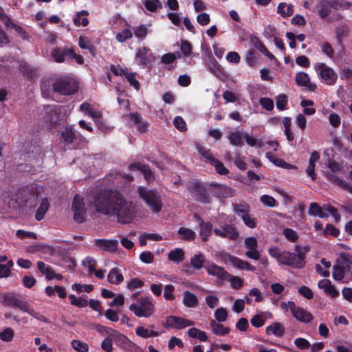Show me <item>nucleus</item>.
Listing matches in <instances>:
<instances>
[{
	"label": "nucleus",
	"instance_id": "58",
	"mask_svg": "<svg viewBox=\"0 0 352 352\" xmlns=\"http://www.w3.org/2000/svg\"><path fill=\"white\" fill-rule=\"evenodd\" d=\"M345 272L344 269L339 265L333 266L332 276L335 280L340 281L344 277Z\"/></svg>",
	"mask_w": 352,
	"mask_h": 352
},
{
	"label": "nucleus",
	"instance_id": "17",
	"mask_svg": "<svg viewBox=\"0 0 352 352\" xmlns=\"http://www.w3.org/2000/svg\"><path fill=\"white\" fill-rule=\"evenodd\" d=\"M95 245L100 249L109 252H120L121 251V249L118 248L117 240L96 239Z\"/></svg>",
	"mask_w": 352,
	"mask_h": 352
},
{
	"label": "nucleus",
	"instance_id": "19",
	"mask_svg": "<svg viewBox=\"0 0 352 352\" xmlns=\"http://www.w3.org/2000/svg\"><path fill=\"white\" fill-rule=\"evenodd\" d=\"M295 78L298 86L305 87L311 91H314L317 89V85L311 82L309 75L305 72H300L297 73Z\"/></svg>",
	"mask_w": 352,
	"mask_h": 352
},
{
	"label": "nucleus",
	"instance_id": "2",
	"mask_svg": "<svg viewBox=\"0 0 352 352\" xmlns=\"http://www.w3.org/2000/svg\"><path fill=\"white\" fill-rule=\"evenodd\" d=\"M4 303L10 307H15L20 310L28 314L35 319L42 321L45 323H48L49 320L43 315L39 312L36 311L33 307L28 305L26 302L20 300L13 295H6L3 296Z\"/></svg>",
	"mask_w": 352,
	"mask_h": 352
},
{
	"label": "nucleus",
	"instance_id": "28",
	"mask_svg": "<svg viewBox=\"0 0 352 352\" xmlns=\"http://www.w3.org/2000/svg\"><path fill=\"white\" fill-rule=\"evenodd\" d=\"M319 47L322 54L331 60H334L335 50L329 42L327 41H321L319 43Z\"/></svg>",
	"mask_w": 352,
	"mask_h": 352
},
{
	"label": "nucleus",
	"instance_id": "6",
	"mask_svg": "<svg viewBox=\"0 0 352 352\" xmlns=\"http://www.w3.org/2000/svg\"><path fill=\"white\" fill-rule=\"evenodd\" d=\"M155 306L149 297L140 298L130 305L129 309L138 318H148L154 312Z\"/></svg>",
	"mask_w": 352,
	"mask_h": 352
},
{
	"label": "nucleus",
	"instance_id": "57",
	"mask_svg": "<svg viewBox=\"0 0 352 352\" xmlns=\"http://www.w3.org/2000/svg\"><path fill=\"white\" fill-rule=\"evenodd\" d=\"M82 264L88 269L89 273L92 274L96 270L97 262L94 258L87 256L82 260Z\"/></svg>",
	"mask_w": 352,
	"mask_h": 352
},
{
	"label": "nucleus",
	"instance_id": "63",
	"mask_svg": "<svg viewBox=\"0 0 352 352\" xmlns=\"http://www.w3.org/2000/svg\"><path fill=\"white\" fill-rule=\"evenodd\" d=\"M133 36V34L131 30L124 29L122 32L116 34V39L120 43H123L127 39L131 38Z\"/></svg>",
	"mask_w": 352,
	"mask_h": 352
},
{
	"label": "nucleus",
	"instance_id": "60",
	"mask_svg": "<svg viewBox=\"0 0 352 352\" xmlns=\"http://www.w3.org/2000/svg\"><path fill=\"white\" fill-rule=\"evenodd\" d=\"M74 349L78 352H88L89 346L85 342L80 340H74L71 343Z\"/></svg>",
	"mask_w": 352,
	"mask_h": 352
},
{
	"label": "nucleus",
	"instance_id": "3",
	"mask_svg": "<svg viewBox=\"0 0 352 352\" xmlns=\"http://www.w3.org/2000/svg\"><path fill=\"white\" fill-rule=\"evenodd\" d=\"M138 193L152 212H159L162 210V202L161 197L157 192L140 186L138 188Z\"/></svg>",
	"mask_w": 352,
	"mask_h": 352
},
{
	"label": "nucleus",
	"instance_id": "38",
	"mask_svg": "<svg viewBox=\"0 0 352 352\" xmlns=\"http://www.w3.org/2000/svg\"><path fill=\"white\" fill-rule=\"evenodd\" d=\"M135 333L138 336L143 338L157 337L159 335L157 331L146 329L143 326L138 327L135 329Z\"/></svg>",
	"mask_w": 352,
	"mask_h": 352
},
{
	"label": "nucleus",
	"instance_id": "50",
	"mask_svg": "<svg viewBox=\"0 0 352 352\" xmlns=\"http://www.w3.org/2000/svg\"><path fill=\"white\" fill-rule=\"evenodd\" d=\"M205 257L202 254H196L190 259V264L195 270H199L203 267Z\"/></svg>",
	"mask_w": 352,
	"mask_h": 352
},
{
	"label": "nucleus",
	"instance_id": "20",
	"mask_svg": "<svg viewBox=\"0 0 352 352\" xmlns=\"http://www.w3.org/2000/svg\"><path fill=\"white\" fill-rule=\"evenodd\" d=\"M209 275L217 277L220 280H225L228 276V272L223 267L214 263H210L205 267Z\"/></svg>",
	"mask_w": 352,
	"mask_h": 352
},
{
	"label": "nucleus",
	"instance_id": "49",
	"mask_svg": "<svg viewBox=\"0 0 352 352\" xmlns=\"http://www.w3.org/2000/svg\"><path fill=\"white\" fill-rule=\"evenodd\" d=\"M295 250L296 252V255L297 256V263H301L302 267L305 265V257L306 254L309 252V247H300L296 245L295 247Z\"/></svg>",
	"mask_w": 352,
	"mask_h": 352
},
{
	"label": "nucleus",
	"instance_id": "18",
	"mask_svg": "<svg viewBox=\"0 0 352 352\" xmlns=\"http://www.w3.org/2000/svg\"><path fill=\"white\" fill-rule=\"evenodd\" d=\"M214 234L222 238H229L230 239L234 240L238 236L239 233L236 228L231 225H227L222 228H215L214 230Z\"/></svg>",
	"mask_w": 352,
	"mask_h": 352
},
{
	"label": "nucleus",
	"instance_id": "42",
	"mask_svg": "<svg viewBox=\"0 0 352 352\" xmlns=\"http://www.w3.org/2000/svg\"><path fill=\"white\" fill-rule=\"evenodd\" d=\"M37 267L39 272L45 276L46 279L52 280V276L54 270L51 266L45 264L43 261H38Z\"/></svg>",
	"mask_w": 352,
	"mask_h": 352
},
{
	"label": "nucleus",
	"instance_id": "22",
	"mask_svg": "<svg viewBox=\"0 0 352 352\" xmlns=\"http://www.w3.org/2000/svg\"><path fill=\"white\" fill-rule=\"evenodd\" d=\"M116 336L117 338V344L121 348L129 351H132L133 348H135L136 351L142 352V349L140 347L131 342L125 336L118 333H116Z\"/></svg>",
	"mask_w": 352,
	"mask_h": 352
},
{
	"label": "nucleus",
	"instance_id": "21",
	"mask_svg": "<svg viewBox=\"0 0 352 352\" xmlns=\"http://www.w3.org/2000/svg\"><path fill=\"white\" fill-rule=\"evenodd\" d=\"M351 32L350 27L345 23H340L335 28L336 39L338 45L342 46L344 38L349 36Z\"/></svg>",
	"mask_w": 352,
	"mask_h": 352
},
{
	"label": "nucleus",
	"instance_id": "32",
	"mask_svg": "<svg viewBox=\"0 0 352 352\" xmlns=\"http://www.w3.org/2000/svg\"><path fill=\"white\" fill-rule=\"evenodd\" d=\"M69 49L65 48L63 50L60 48H54L51 52V56L53 60L56 63H63L65 61V56H68Z\"/></svg>",
	"mask_w": 352,
	"mask_h": 352
},
{
	"label": "nucleus",
	"instance_id": "26",
	"mask_svg": "<svg viewBox=\"0 0 352 352\" xmlns=\"http://www.w3.org/2000/svg\"><path fill=\"white\" fill-rule=\"evenodd\" d=\"M80 109L85 115L89 116L94 121L102 118L101 112L87 102L82 103L80 107Z\"/></svg>",
	"mask_w": 352,
	"mask_h": 352
},
{
	"label": "nucleus",
	"instance_id": "56",
	"mask_svg": "<svg viewBox=\"0 0 352 352\" xmlns=\"http://www.w3.org/2000/svg\"><path fill=\"white\" fill-rule=\"evenodd\" d=\"M225 280L229 281L231 285L234 289H239L243 286V280L239 277L232 276L228 273V276L225 278Z\"/></svg>",
	"mask_w": 352,
	"mask_h": 352
},
{
	"label": "nucleus",
	"instance_id": "47",
	"mask_svg": "<svg viewBox=\"0 0 352 352\" xmlns=\"http://www.w3.org/2000/svg\"><path fill=\"white\" fill-rule=\"evenodd\" d=\"M188 335L191 338H197L202 342H205L208 339V336L204 331L195 327L189 329L188 331Z\"/></svg>",
	"mask_w": 352,
	"mask_h": 352
},
{
	"label": "nucleus",
	"instance_id": "14",
	"mask_svg": "<svg viewBox=\"0 0 352 352\" xmlns=\"http://www.w3.org/2000/svg\"><path fill=\"white\" fill-rule=\"evenodd\" d=\"M189 188L197 201L205 204L210 202V198L206 192V190L202 184L193 182L190 185Z\"/></svg>",
	"mask_w": 352,
	"mask_h": 352
},
{
	"label": "nucleus",
	"instance_id": "27",
	"mask_svg": "<svg viewBox=\"0 0 352 352\" xmlns=\"http://www.w3.org/2000/svg\"><path fill=\"white\" fill-rule=\"evenodd\" d=\"M273 315L270 312H260L251 318L250 322L253 327L259 328L265 324L266 319H271Z\"/></svg>",
	"mask_w": 352,
	"mask_h": 352
},
{
	"label": "nucleus",
	"instance_id": "39",
	"mask_svg": "<svg viewBox=\"0 0 352 352\" xmlns=\"http://www.w3.org/2000/svg\"><path fill=\"white\" fill-rule=\"evenodd\" d=\"M265 157L275 166L285 168H293L294 166L285 162L283 160L278 158L272 155L270 152L265 153Z\"/></svg>",
	"mask_w": 352,
	"mask_h": 352
},
{
	"label": "nucleus",
	"instance_id": "41",
	"mask_svg": "<svg viewBox=\"0 0 352 352\" xmlns=\"http://www.w3.org/2000/svg\"><path fill=\"white\" fill-rule=\"evenodd\" d=\"M250 206L248 204H234L233 205V210L234 212L241 218H243L250 212Z\"/></svg>",
	"mask_w": 352,
	"mask_h": 352
},
{
	"label": "nucleus",
	"instance_id": "23",
	"mask_svg": "<svg viewBox=\"0 0 352 352\" xmlns=\"http://www.w3.org/2000/svg\"><path fill=\"white\" fill-rule=\"evenodd\" d=\"M318 287L320 289H323L324 293L331 298H336L339 296V292L328 279H323L320 280L318 283Z\"/></svg>",
	"mask_w": 352,
	"mask_h": 352
},
{
	"label": "nucleus",
	"instance_id": "59",
	"mask_svg": "<svg viewBox=\"0 0 352 352\" xmlns=\"http://www.w3.org/2000/svg\"><path fill=\"white\" fill-rule=\"evenodd\" d=\"M14 331L10 327H7L0 332V340L3 342H11L14 338Z\"/></svg>",
	"mask_w": 352,
	"mask_h": 352
},
{
	"label": "nucleus",
	"instance_id": "12",
	"mask_svg": "<svg viewBox=\"0 0 352 352\" xmlns=\"http://www.w3.org/2000/svg\"><path fill=\"white\" fill-rule=\"evenodd\" d=\"M194 324V322L190 320L182 317L170 316L166 318L164 326L167 328L181 329Z\"/></svg>",
	"mask_w": 352,
	"mask_h": 352
},
{
	"label": "nucleus",
	"instance_id": "55",
	"mask_svg": "<svg viewBox=\"0 0 352 352\" xmlns=\"http://www.w3.org/2000/svg\"><path fill=\"white\" fill-rule=\"evenodd\" d=\"M144 4L146 9L151 12H155L162 8V4L159 0H145Z\"/></svg>",
	"mask_w": 352,
	"mask_h": 352
},
{
	"label": "nucleus",
	"instance_id": "11",
	"mask_svg": "<svg viewBox=\"0 0 352 352\" xmlns=\"http://www.w3.org/2000/svg\"><path fill=\"white\" fill-rule=\"evenodd\" d=\"M74 220L78 223H82L85 219L86 209L83 203L82 198L79 195H76L74 198L72 207Z\"/></svg>",
	"mask_w": 352,
	"mask_h": 352
},
{
	"label": "nucleus",
	"instance_id": "37",
	"mask_svg": "<svg viewBox=\"0 0 352 352\" xmlns=\"http://www.w3.org/2000/svg\"><path fill=\"white\" fill-rule=\"evenodd\" d=\"M168 258L171 261L179 263L184 260V252L182 248H175L169 252Z\"/></svg>",
	"mask_w": 352,
	"mask_h": 352
},
{
	"label": "nucleus",
	"instance_id": "54",
	"mask_svg": "<svg viewBox=\"0 0 352 352\" xmlns=\"http://www.w3.org/2000/svg\"><path fill=\"white\" fill-rule=\"evenodd\" d=\"M131 169L137 168L140 170L144 175L146 180H150L153 177V173L148 168V167L144 164H138L136 165L130 166Z\"/></svg>",
	"mask_w": 352,
	"mask_h": 352
},
{
	"label": "nucleus",
	"instance_id": "48",
	"mask_svg": "<svg viewBox=\"0 0 352 352\" xmlns=\"http://www.w3.org/2000/svg\"><path fill=\"white\" fill-rule=\"evenodd\" d=\"M177 232L180 238L183 240L192 241L196 236L193 230L184 227L180 228Z\"/></svg>",
	"mask_w": 352,
	"mask_h": 352
},
{
	"label": "nucleus",
	"instance_id": "30",
	"mask_svg": "<svg viewBox=\"0 0 352 352\" xmlns=\"http://www.w3.org/2000/svg\"><path fill=\"white\" fill-rule=\"evenodd\" d=\"M210 324L212 332L217 336H225L230 332L228 327H224L222 324L214 320L210 321Z\"/></svg>",
	"mask_w": 352,
	"mask_h": 352
},
{
	"label": "nucleus",
	"instance_id": "40",
	"mask_svg": "<svg viewBox=\"0 0 352 352\" xmlns=\"http://www.w3.org/2000/svg\"><path fill=\"white\" fill-rule=\"evenodd\" d=\"M243 134L241 131L230 132L228 136L230 143L236 146H241L243 144Z\"/></svg>",
	"mask_w": 352,
	"mask_h": 352
},
{
	"label": "nucleus",
	"instance_id": "8",
	"mask_svg": "<svg viewBox=\"0 0 352 352\" xmlns=\"http://www.w3.org/2000/svg\"><path fill=\"white\" fill-rule=\"evenodd\" d=\"M221 259L225 264L232 265L233 267L240 270H246L250 272H254L256 270V267L250 265L248 261L241 260V258L228 253L222 254Z\"/></svg>",
	"mask_w": 352,
	"mask_h": 352
},
{
	"label": "nucleus",
	"instance_id": "53",
	"mask_svg": "<svg viewBox=\"0 0 352 352\" xmlns=\"http://www.w3.org/2000/svg\"><path fill=\"white\" fill-rule=\"evenodd\" d=\"M314 104V101L311 100H302L300 102V105L304 108L303 112L304 114L307 116H312L316 113V109L312 107Z\"/></svg>",
	"mask_w": 352,
	"mask_h": 352
},
{
	"label": "nucleus",
	"instance_id": "43",
	"mask_svg": "<svg viewBox=\"0 0 352 352\" xmlns=\"http://www.w3.org/2000/svg\"><path fill=\"white\" fill-rule=\"evenodd\" d=\"M149 25H140L132 28L133 32L136 38L140 40L144 39L148 33Z\"/></svg>",
	"mask_w": 352,
	"mask_h": 352
},
{
	"label": "nucleus",
	"instance_id": "1",
	"mask_svg": "<svg viewBox=\"0 0 352 352\" xmlns=\"http://www.w3.org/2000/svg\"><path fill=\"white\" fill-rule=\"evenodd\" d=\"M93 205L98 212L109 217H116L117 221L122 224L131 223L138 212L135 204L118 191L100 192Z\"/></svg>",
	"mask_w": 352,
	"mask_h": 352
},
{
	"label": "nucleus",
	"instance_id": "33",
	"mask_svg": "<svg viewBox=\"0 0 352 352\" xmlns=\"http://www.w3.org/2000/svg\"><path fill=\"white\" fill-rule=\"evenodd\" d=\"M123 280V276L117 268L111 269L107 275V280L111 284L118 285Z\"/></svg>",
	"mask_w": 352,
	"mask_h": 352
},
{
	"label": "nucleus",
	"instance_id": "44",
	"mask_svg": "<svg viewBox=\"0 0 352 352\" xmlns=\"http://www.w3.org/2000/svg\"><path fill=\"white\" fill-rule=\"evenodd\" d=\"M78 45L81 49L87 50L91 54H95L96 48L86 36H80Z\"/></svg>",
	"mask_w": 352,
	"mask_h": 352
},
{
	"label": "nucleus",
	"instance_id": "25",
	"mask_svg": "<svg viewBox=\"0 0 352 352\" xmlns=\"http://www.w3.org/2000/svg\"><path fill=\"white\" fill-rule=\"evenodd\" d=\"M320 159V154L317 151H313L311 153L309 164L306 168L307 174L311 178L313 181L316 179V174L315 173L316 163Z\"/></svg>",
	"mask_w": 352,
	"mask_h": 352
},
{
	"label": "nucleus",
	"instance_id": "9",
	"mask_svg": "<svg viewBox=\"0 0 352 352\" xmlns=\"http://www.w3.org/2000/svg\"><path fill=\"white\" fill-rule=\"evenodd\" d=\"M78 88L77 83L71 79L59 80L54 85V90L63 95L74 94Z\"/></svg>",
	"mask_w": 352,
	"mask_h": 352
},
{
	"label": "nucleus",
	"instance_id": "10",
	"mask_svg": "<svg viewBox=\"0 0 352 352\" xmlns=\"http://www.w3.org/2000/svg\"><path fill=\"white\" fill-rule=\"evenodd\" d=\"M341 8V3L335 0L322 1L317 6L318 14L322 19H327L333 10H338Z\"/></svg>",
	"mask_w": 352,
	"mask_h": 352
},
{
	"label": "nucleus",
	"instance_id": "62",
	"mask_svg": "<svg viewBox=\"0 0 352 352\" xmlns=\"http://www.w3.org/2000/svg\"><path fill=\"white\" fill-rule=\"evenodd\" d=\"M215 321L219 322H224L228 318V311L223 307H220L216 309L214 314Z\"/></svg>",
	"mask_w": 352,
	"mask_h": 352
},
{
	"label": "nucleus",
	"instance_id": "61",
	"mask_svg": "<svg viewBox=\"0 0 352 352\" xmlns=\"http://www.w3.org/2000/svg\"><path fill=\"white\" fill-rule=\"evenodd\" d=\"M87 12L85 10H82V12H79L77 16L74 19V23L76 25H82V26H87L89 23V21L87 18L82 16L83 15H87Z\"/></svg>",
	"mask_w": 352,
	"mask_h": 352
},
{
	"label": "nucleus",
	"instance_id": "24",
	"mask_svg": "<svg viewBox=\"0 0 352 352\" xmlns=\"http://www.w3.org/2000/svg\"><path fill=\"white\" fill-rule=\"evenodd\" d=\"M0 21H1L7 29H14L23 38H25L27 35L23 30L22 28L18 25L14 24L9 17L0 10Z\"/></svg>",
	"mask_w": 352,
	"mask_h": 352
},
{
	"label": "nucleus",
	"instance_id": "13",
	"mask_svg": "<svg viewBox=\"0 0 352 352\" xmlns=\"http://www.w3.org/2000/svg\"><path fill=\"white\" fill-rule=\"evenodd\" d=\"M245 247L248 250L245 252V255L249 258L253 260H259L261 254L257 250L258 243L257 240L254 236L247 237L244 241Z\"/></svg>",
	"mask_w": 352,
	"mask_h": 352
},
{
	"label": "nucleus",
	"instance_id": "34",
	"mask_svg": "<svg viewBox=\"0 0 352 352\" xmlns=\"http://www.w3.org/2000/svg\"><path fill=\"white\" fill-rule=\"evenodd\" d=\"M308 213L309 215L318 217L320 218H326L329 217V214L323 211V209L316 203L310 204Z\"/></svg>",
	"mask_w": 352,
	"mask_h": 352
},
{
	"label": "nucleus",
	"instance_id": "35",
	"mask_svg": "<svg viewBox=\"0 0 352 352\" xmlns=\"http://www.w3.org/2000/svg\"><path fill=\"white\" fill-rule=\"evenodd\" d=\"M277 12L283 18L289 17L294 13V6L286 3H280L277 7Z\"/></svg>",
	"mask_w": 352,
	"mask_h": 352
},
{
	"label": "nucleus",
	"instance_id": "4",
	"mask_svg": "<svg viewBox=\"0 0 352 352\" xmlns=\"http://www.w3.org/2000/svg\"><path fill=\"white\" fill-rule=\"evenodd\" d=\"M269 254L283 265L295 268H302L301 263H297V256L295 253L288 251H280L277 247H271L268 249Z\"/></svg>",
	"mask_w": 352,
	"mask_h": 352
},
{
	"label": "nucleus",
	"instance_id": "5",
	"mask_svg": "<svg viewBox=\"0 0 352 352\" xmlns=\"http://www.w3.org/2000/svg\"><path fill=\"white\" fill-rule=\"evenodd\" d=\"M314 69L322 82L329 86L336 83L338 74L332 67L324 63L317 62L314 65Z\"/></svg>",
	"mask_w": 352,
	"mask_h": 352
},
{
	"label": "nucleus",
	"instance_id": "31",
	"mask_svg": "<svg viewBox=\"0 0 352 352\" xmlns=\"http://www.w3.org/2000/svg\"><path fill=\"white\" fill-rule=\"evenodd\" d=\"M183 303L186 307H195L198 304L197 296L192 293L185 291L183 293Z\"/></svg>",
	"mask_w": 352,
	"mask_h": 352
},
{
	"label": "nucleus",
	"instance_id": "52",
	"mask_svg": "<svg viewBox=\"0 0 352 352\" xmlns=\"http://www.w3.org/2000/svg\"><path fill=\"white\" fill-rule=\"evenodd\" d=\"M61 136L65 142L72 143L76 138V134L72 127H66L61 133Z\"/></svg>",
	"mask_w": 352,
	"mask_h": 352
},
{
	"label": "nucleus",
	"instance_id": "15",
	"mask_svg": "<svg viewBox=\"0 0 352 352\" xmlns=\"http://www.w3.org/2000/svg\"><path fill=\"white\" fill-rule=\"evenodd\" d=\"M155 58L150 53V50L146 47L138 49L135 60L138 65H146L153 61Z\"/></svg>",
	"mask_w": 352,
	"mask_h": 352
},
{
	"label": "nucleus",
	"instance_id": "36",
	"mask_svg": "<svg viewBox=\"0 0 352 352\" xmlns=\"http://www.w3.org/2000/svg\"><path fill=\"white\" fill-rule=\"evenodd\" d=\"M265 331L268 335L273 334L276 336L280 337L284 334L285 330L280 323L274 322L266 327Z\"/></svg>",
	"mask_w": 352,
	"mask_h": 352
},
{
	"label": "nucleus",
	"instance_id": "29",
	"mask_svg": "<svg viewBox=\"0 0 352 352\" xmlns=\"http://www.w3.org/2000/svg\"><path fill=\"white\" fill-rule=\"evenodd\" d=\"M42 115L43 119L50 123H52L56 121L57 119V113L56 109L52 106H45L43 107L42 110Z\"/></svg>",
	"mask_w": 352,
	"mask_h": 352
},
{
	"label": "nucleus",
	"instance_id": "51",
	"mask_svg": "<svg viewBox=\"0 0 352 352\" xmlns=\"http://www.w3.org/2000/svg\"><path fill=\"white\" fill-rule=\"evenodd\" d=\"M48 208H49V203H48L47 200L43 199L42 201L40 206L38 207V208L36 212V214H35V218L37 221H41V219H43V218L45 216V214L46 213V212L48 210Z\"/></svg>",
	"mask_w": 352,
	"mask_h": 352
},
{
	"label": "nucleus",
	"instance_id": "64",
	"mask_svg": "<svg viewBox=\"0 0 352 352\" xmlns=\"http://www.w3.org/2000/svg\"><path fill=\"white\" fill-rule=\"evenodd\" d=\"M260 201L263 204V205L267 207L273 208L276 205V199L273 197L267 195H262L260 197Z\"/></svg>",
	"mask_w": 352,
	"mask_h": 352
},
{
	"label": "nucleus",
	"instance_id": "46",
	"mask_svg": "<svg viewBox=\"0 0 352 352\" xmlns=\"http://www.w3.org/2000/svg\"><path fill=\"white\" fill-rule=\"evenodd\" d=\"M211 186H214L218 189L220 196L225 197L234 196V190L230 187L218 184H212Z\"/></svg>",
	"mask_w": 352,
	"mask_h": 352
},
{
	"label": "nucleus",
	"instance_id": "45",
	"mask_svg": "<svg viewBox=\"0 0 352 352\" xmlns=\"http://www.w3.org/2000/svg\"><path fill=\"white\" fill-rule=\"evenodd\" d=\"M212 230V226L210 223H204L201 222L200 223V232L199 234L204 241L208 240L209 236L211 235Z\"/></svg>",
	"mask_w": 352,
	"mask_h": 352
},
{
	"label": "nucleus",
	"instance_id": "16",
	"mask_svg": "<svg viewBox=\"0 0 352 352\" xmlns=\"http://www.w3.org/2000/svg\"><path fill=\"white\" fill-rule=\"evenodd\" d=\"M292 315L294 318H295L297 320L307 323L311 322L314 317L312 314L308 311L307 310L296 305H293Z\"/></svg>",
	"mask_w": 352,
	"mask_h": 352
},
{
	"label": "nucleus",
	"instance_id": "7",
	"mask_svg": "<svg viewBox=\"0 0 352 352\" xmlns=\"http://www.w3.org/2000/svg\"><path fill=\"white\" fill-rule=\"evenodd\" d=\"M328 167L330 170L332 172L331 173H327V179L331 182L332 183L338 185L342 189H346L349 190L351 193H352V186H350L348 183H346L343 179L339 178L337 175L333 173H340L342 170V166L340 164L335 162H329L328 164Z\"/></svg>",
	"mask_w": 352,
	"mask_h": 352
}]
</instances>
